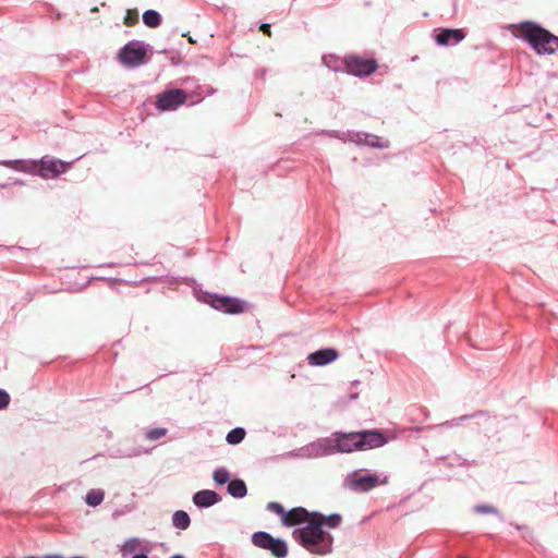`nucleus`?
Segmentation results:
<instances>
[{
	"label": "nucleus",
	"mask_w": 558,
	"mask_h": 558,
	"mask_svg": "<svg viewBox=\"0 0 558 558\" xmlns=\"http://www.w3.org/2000/svg\"><path fill=\"white\" fill-rule=\"evenodd\" d=\"M335 452L350 453L355 450H368L384 446L386 437L377 430L352 433L337 432L332 434Z\"/></svg>",
	"instance_id": "f257e3e1"
},
{
	"label": "nucleus",
	"mask_w": 558,
	"mask_h": 558,
	"mask_svg": "<svg viewBox=\"0 0 558 558\" xmlns=\"http://www.w3.org/2000/svg\"><path fill=\"white\" fill-rule=\"evenodd\" d=\"M512 27L513 34L527 41L538 54H553L558 50V37L538 24L526 21Z\"/></svg>",
	"instance_id": "f03ea898"
},
{
	"label": "nucleus",
	"mask_w": 558,
	"mask_h": 558,
	"mask_svg": "<svg viewBox=\"0 0 558 558\" xmlns=\"http://www.w3.org/2000/svg\"><path fill=\"white\" fill-rule=\"evenodd\" d=\"M294 538L306 549L318 555L331 551L332 537L320 526V522L312 520L304 526L293 531Z\"/></svg>",
	"instance_id": "7ed1b4c3"
},
{
	"label": "nucleus",
	"mask_w": 558,
	"mask_h": 558,
	"mask_svg": "<svg viewBox=\"0 0 558 558\" xmlns=\"http://www.w3.org/2000/svg\"><path fill=\"white\" fill-rule=\"evenodd\" d=\"M387 483V475L353 471L345 476L343 486L354 492H368L379 485H386Z\"/></svg>",
	"instance_id": "20e7f679"
},
{
	"label": "nucleus",
	"mask_w": 558,
	"mask_h": 558,
	"mask_svg": "<svg viewBox=\"0 0 558 558\" xmlns=\"http://www.w3.org/2000/svg\"><path fill=\"white\" fill-rule=\"evenodd\" d=\"M146 52V46L144 43L132 40L121 48L119 51V60L126 66H138L144 62Z\"/></svg>",
	"instance_id": "39448f33"
},
{
	"label": "nucleus",
	"mask_w": 558,
	"mask_h": 558,
	"mask_svg": "<svg viewBox=\"0 0 558 558\" xmlns=\"http://www.w3.org/2000/svg\"><path fill=\"white\" fill-rule=\"evenodd\" d=\"M72 162H65L60 159L49 158L48 156L43 157L37 161V173L36 175L43 179H53L61 173H64Z\"/></svg>",
	"instance_id": "423d86ee"
},
{
	"label": "nucleus",
	"mask_w": 558,
	"mask_h": 558,
	"mask_svg": "<svg viewBox=\"0 0 558 558\" xmlns=\"http://www.w3.org/2000/svg\"><path fill=\"white\" fill-rule=\"evenodd\" d=\"M345 71L355 76H366L375 72L378 68L377 62L373 59H363L352 56L344 61Z\"/></svg>",
	"instance_id": "0eeeda50"
},
{
	"label": "nucleus",
	"mask_w": 558,
	"mask_h": 558,
	"mask_svg": "<svg viewBox=\"0 0 558 558\" xmlns=\"http://www.w3.org/2000/svg\"><path fill=\"white\" fill-rule=\"evenodd\" d=\"M185 99L186 95L182 89H171L158 95L156 107L160 111L175 110Z\"/></svg>",
	"instance_id": "6e6552de"
},
{
	"label": "nucleus",
	"mask_w": 558,
	"mask_h": 558,
	"mask_svg": "<svg viewBox=\"0 0 558 558\" xmlns=\"http://www.w3.org/2000/svg\"><path fill=\"white\" fill-rule=\"evenodd\" d=\"M214 308L227 314H238L245 310V302L235 298L216 296L211 301Z\"/></svg>",
	"instance_id": "1a4fd4ad"
},
{
	"label": "nucleus",
	"mask_w": 558,
	"mask_h": 558,
	"mask_svg": "<svg viewBox=\"0 0 558 558\" xmlns=\"http://www.w3.org/2000/svg\"><path fill=\"white\" fill-rule=\"evenodd\" d=\"M0 166L7 167L17 172H24L27 174L36 175L37 173V161L26 159L15 160H0Z\"/></svg>",
	"instance_id": "9d476101"
},
{
	"label": "nucleus",
	"mask_w": 558,
	"mask_h": 558,
	"mask_svg": "<svg viewBox=\"0 0 558 558\" xmlns=\"http://www.w3.org/2000/svg\"><path fill=\"white\" fill-rule=\"evenodd\" d=\"M337 357L338 352L335 349L327 348L311 353L307 356V361L313 366H324L336 361Z\"/></svg>",
	"instance_id": "9b49d317"
},
{
	"label": "nucleus",
	"mask_w": 558,
	"mask_h": 558,
	"mask_svg": "<svg viewBox=\"0 0 558 558\" xmlns=\"http://www.w3.org/2000/svg\"><path fill=\"white\" fill-rule=\"evenodd\" d=\"M219 495L210 489H203L193 495V502L198 508H208L219 502Z\"/></svg>",
	"instance_id": "f8f14e48"
},
{
	"label": "nucleus",
	"mask_w": 558,
	"mask_h": 558,
	"mask_svg": "<svg viewBox=\"0 0 558 558\" xmlns=\"http://www.w3.org/2000/svg\"><path fill=\"white\" fill-rule=\"evenodd\" d=\"M349 140L359 145H367L371 147H378V148L387 147L386 143H383L378 136L373 135V134L361 133V132L352 133L349 135Z\"/></svg>",
	"instance_id": "ddd939ff"
},
{
	"label": "nucleus",
	"mask_w": 558,
	"mask_h": 558,
	"mask_svg": "<svg viewBox=\"0 0 558 558\" xmlns=\"http://www.w3.org/2000/svg\"><path fill=\"white\" fill-rule=\"evenodd\" d=\"M464 38V33L461 29H444L436 35V43L439 46H448L450 44H458Z\"/></svg>",
	"instance_id": "4468645a"
},
{
	"label": "nucleus",
	"mask_w": 558,
	"mask_h": 558,
	"mask_svg": "<svg viewBox=\"0 0 558 558\" xmlns=\"http://www.w3.org/2000/svg\"><path fill=\"white\" fill-rule=\"evenodd\" d=\"M319 458L335 454V445L332 435L330 437H322L313 441Z\"/></svg>",
	"instance_id": "2eb2a0df"
},
{
	"label": "nucleus",
	"mask_w": 558,
	"mask_h": 558,
	"mask_svg": "<svg viewBox=\"0 0 558 558\" xmlns=\"http://www.w3.org/2000/svg\"><path fill=\"white\" fill-rule=\"evenodd\" d=\"M308 517V512L304 508H294L283 515V524L293 525L296 523L305 522Z\"/></svg>",
	"instance_id": "dca6fc26"
},
{
	"label": "nucleus",
	"mask_w": 558,
	"mask_h": 558,
	"mask_svg": "<svg viewBox=\"0 0 558 558\" xmlns=\"http://www.w3.org/2000/svg\"><path fill=\"white\" fill-rule=\"evenodd\" d=\"M144 546L150 545L148 542L144 539L132 537L123 543V545L121 546V551L123 553V555L133 554L135 551L142 553Z\"/></svg>",
	"instance_id": "f3484780"
},
{
	"label": "nucleus",
	"mask_w": 558,
	"mask_h": 558,
	"mask_svg": "<svg viewBox=\"0 0 558 558\" xmlns=\"http://www.w3.org/2000/svg\"><path fill=\"white\" fill-rule=\"evenodd\" d=\"M291 456L295 457V458H300V459H318L319 458L313 441L295 449L294 451L291 452Z\"/></svg>",
	"instance_id": "a211bd4d"
},
{
	"label": "nucleus",
	"mask_w": 558,
	"mask_h": 558,
	"mask_svg": "<svg viewBox=\"0 0 558 558\" xmlns=\"http://www.w3.org/2000/svg\"><path fill=\"white\" fill-rule=\"evenodd\" d=\"M228 493L234 498H243L247 494V488L242 480H232L228 484Z\"/></svg>",
	"instance_id": "6ab92c4d"
},
{
	"label": "nucleus",
	"mask_w": 558,
	"mask_h": 558,
	"mask_svg": "<svg viewBox=\"0 0 558 558\" xmlns=\"http://www.w3.org/2000/svg\"><path fill=\"white\" fill-rule=\"evenodd\" d=\"M191 519L187 512L183 510H177L172 514V524L179 530H186L190 526Z\"/></svg>",
	"instance_id": "aec40b11"
},
{
	"label": "nucleus",
	"mask_w": 558,
	"mask_h": 558,
	"mask_svg": "<svg viewBox=\"0 0 558 558\" xmlns=\"http://www.w3.org/2000/svg\"><path fill=\"white\" fill-rule=\"evenodd\" d=\"M274 537L267 532H256L252 536V542L255 546L267 549L272 543Z\"/></svg>",
	"instance_id": "412c9836"
},
{
	"label": "nucleus",
	"mask_w": 558,
	"mask_h": 558,
	"mask_svg": "<svg viewBox=\"0 0 558 558\" xmlns=\"http://www.w3.org/2000/svg\"><path fill=\"white\" fill-rule=\"evenodd\" d=\"M143 22L146 26L155 28L158 27L161 23L160 14L155 10H146L143 13Z\"/></svg>",
	"instance_id": "4be33fe9"
},
{
	"label": "nucleus",
	"mask_w": 558,
	"mask_h": 558,
	"mask_svg": "<svg viewBox=\"0 0 558 558\" xmlns=\"http://www.w3.org/2000/svg\"><path fill=\"white\" fill-rule=\"evenodd\" d=\"M105 498V493L101 489H90L85 497V502L90 507L99 506Z\"/></svg>",
	"instance_id": "5701e85b"
},
{
	"label": "nucleus",
	"mask_w": 558,
	"mask_h": 558,
	"mask_svg": "<svg viewBox=\"0 0 558 558\" xmlns=\"http://www.w3.org/2000/svg\"><path fill=\"white\" fill-rule=\"evenodd\" d=\"M277 558H284L288 554L287 544L281 539L274 538L270 546L267 548Z\"/></svg>",
	"instance_id": "b1692460"
},
{
	"label": "nucleus",
	"mask_w": 558,
	"mask_h": 558,
	"mask_svg": "<svg viewBox=\"0 0 558 558\" xmlns=\"http://www.w3.org/2000/svg\"><path fill=\"white\" fill-rule=\"evenodd\" d=\"M245 437V430L242 427H235L231 429L226 437V440L230 445L240 444Z\"/></svg>",
	"instance_id": "393cba45"
},
{
	"label": "nucleus",
	"mask_w": 558,
	"mask_h": 558,
	"mask_svg": "<svg viewBox=\"0 0 558 558\" xmlns=\"http://www.w3.org/2000/svg\"><path fill=\"white\" fill-rule=\"evenodd\" d=\"M315 520L317 522H320V526L323 524L329 526V527H337L341 523V517L339 514H330L328 517H324L322 514L315 515Z\"/></svg>",
	"instance_id": "a878e982"
},
{
	"label": "nucleus",
	"mask_w": 558,
	"mask_h": 558,
	"mask_svg": "<svg viewBox=\"0 0 558 558\" xmlns=\"http://www.w3.org/2000/svg\"><path fill=\"white\" fill-rule=\"evenodd\" d=\"M213 478L216 484L223 485L230 482V473L223 468H218L214 471Z\"/></svg>",
	"instance_id": "bb28decb"
},
{
	"label": "nucleus",
	"mask_w": 558,
	"mask_h": 558,
	"mask_svg": "<svg viewBox=\"0 0 558 558\" xmlns=\"http://www.w3.org/2000/svg\"><path fill=\"white\" fill-rule=\"evenodd\" d=\"M167 434V429L163 428V427H156V428H151L149 430L146 432V439L148 440H157L161 437H163L165 435Z\"/></svg>",
	"instance_id": "cd10ccee"
},
{
	"label": "nucleus",
	"mask_w": 558,
	"mask_h": 558,
	"mask_svg": "<svg viewBox=\"0 0 558 558\" xmlns=\"http://www.w3.org/2000/svg\"><path fill=\"white\" fill-rule=\"evenodd\" d=\"M474 511L480 514H498L497 509L489 505H478L474 507Z\"/></svg>",
	"instance_id": "c85d7f7f"
},
{
	"label": "nucleus",
	"mask_w": 558,
	"mask_h": 558,
	"mask_svg": "<svg viewBox=\"0 0 558 558\" xmlns=\"http://www.w3.org/2000/svg\"><path fill=\"white\" fill-rule=\"evenodd\" d=\"M267 509L271 512H275V513L281 515L282 518L286 514L283 507L280 504L275 502V501L269 502L267 505Z\"/></svg>",
	"instance_id": "c756f323"
},
{
	"label": "nucleus",
	"mask_w": 558,
	"mask_h": 558,
	"mask_svg": "<svg viewBox=\"0 0 558 558\" xmlns=\"http://www.w3.org/2000/svg\"><path fill=\"white\" fill-rule=\"evenodd\" d=\"M10 403V395L3 390L0 389V410L5 409Z\"/></svg>",
	"instance_id": "7c9ffc66"
},
{
	"label": "nucleus",
	"mask_w": 558,
	"mask_h": 558,
	"mask_svg": "<svg viewBox=\"0 0 558 558\" xmlns=\"http://www.w3.org/2000/svg\"><path fill=\"white\" fill-rule=\"evenodd\" d=\"M323 62L326 64V66H328L329 69H332L333 71H337L338 70V65H336L335 63L337 62L336 59H333V57H323Z\"/></svg>",
	"instance_id": "2f4dec72"
},
{
	"label": "nucleus",
	"mask_w": 558,
	"mask_h": 558,
	"mask_svg": "<svg viewBox=\"0 0 558 558\" xmlns=\"http://www.w3.org/2000/svg\"><path fill=\"white\" fill-rule=\"evenodd\" d=\"M150 550L151 546H144L143 551L137 555H134L132 558H148L147 555L150 553Z\"/></svg>",
	"instance_id": "473e14b6"
},
{
	"label": "nucleus",
	"mask_w": 558,
	"mask_h": 558,
	"mask_svg": "<svg viewBox=\"0 0 558 558\" xmlns=\"http://www.w3.org/2000/svg\"><path fill=\"white\" fill-rule=\"evenodd\" d=\"M260 29H262L264 33H266V34H270V31H269V29H270V25H269V24H267V23L263 24V25L260 26Z\"/></svg>",
	"instance_id": "72a5a7b5"
},
{
	"label": "nucleus",
	"mask_w": 558,
	"mask_h": 558,
	"mask_svg": "<svg viewBox=\"0 0 558 558\" xmlns=\"http://www.w3.org/2000/svg\"><path fill=\"white\" fill-rule=\"evenodd\" d=\"M15 184L23 185V184H24V182H23V181H21V180H16V181H15Z\"/></svg>",
	"instance_id": "f704fd0d"
},
{
	"label": "nucleus",
	"mask_w": 558,
	"mask_h": 558,
	"mask_svg": "<svg viewBox=\"0 0 558 558\" xmlns=\"http://www.w3.org/2000/svg\"><path fill=\"white\" fill-rule=\"evenodd\" d=\"M170 558H184V557L182 555H174V556H172Z\"/></svg>",
	"instance_id": "c9c22d12"
}]
</instances>
